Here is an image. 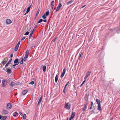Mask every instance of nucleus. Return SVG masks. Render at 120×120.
Segmentation results:
<instances>
[{
    "instance_id": "31",
    "label": "nucleus",
    "mask_w": 120,
    "mask_h": 120,
    "mask_svg": "<svg viewBox=\"0 0 120 120\" xmlns=\"http://www.w3.org/2000/svg\"><path fill=\"white\" fill-rule=\"evenodd\" d=\"M3 60L7 62V61H8V58H4L3 59Z\"/></svg>"
},
{
    "instance_id": "32",
    "label": "nucleus",
    "mask_w": 120,
    "mask_h": 120,
    "mask_svg": "<svg viewBox=\"0 0 120 120\" xmlns=\"http://www.w3.org/2000/svg\"><path fill=\"white\" fill-rule=\"evenodd\" d=\"M88 104V102L87 101H86L85 103L84 106H87V105Z\"/></svg>"
},
{
    "instance_id": "15",
    "label": "nucleus",
    "mask_w": 120,
    "mask_h": 120,
    "mask_svg": "<svg viewBox=\"0 0 120 120\" xmlns=\"http://www.w3.org/2000/svg\"><path fill=\"white\" fill-rule=\"evenodd\" d=\"M75 112H73L72 113V114L71 115V118H73L75 116Z\"/></svg>"
},
{
    "instance_id": "37",
    "label": "nucleus",
    "mask_w": 120,
    "mask_h": 120,
    "mask_svg": "<svg viewBox=\"0 0 120 120\" xmlns=\"http://www.w3.org/2000/svg\"><path fill=\"white\" fill-rule=\"evenodd\" d=\"M6 62L5 61H4L3 60L2 62V64L3 65H4V64H5Z\"/></svg>"
},
{
    "instance_id": "29",
    "label": "nucleus",
    "mask_w": 120,
    "mask_h": 120,
    "mask_svg": "<svg viewBox=\"0 0 120 120\" xmlns=\"http://www.w3.org/2000/svg\"><path fill=\"white\" fill-rule=\"evenodd\" d=\"M49 11H47L46 12L45 14V15L46 16H48L49 14Z\"/></svg>"
},
{
    "instance_id": "34",
    "label": "nucleus",
    "mask_w": 120,
    "mask_h": 120,
    "mask_svg": "<svg viewBox=\"0 0 120 120\" xmlns=\"http://www.w3.org/2000/svg\"><path fill=\"white\" fill-rule=\"evenodd\" d=\"M34 84V81H32L30 82V83H29L31 85H33Z\"/></svg>"
},
{
    "instance_id": "4",
    "label": "nucleus",
    "mask_w": 120,
    "mask_h": 120,
    "mask_svg": "<svg viewBox=\"0 0 120 120\" xmlns=\"http://www.w3.org/2000/svg\"><path fill=\"white\" fill-rule=\"evenodd\" d=\"M62 5L61 3H59L58 5L57 8L56 10V11H57L60 9V8L61 7Z\"/></svg>"
},
{
    "instance_id": "8",
    "label": "nucleus",
    "mask_w": 120,
    "mask_h": 120,
    "mask_svg": "<svg viewBox=\"0 0 120 120\" xmlns=\"http://www.w3.org/2000/svg\"><path fill=\"white\" fill-rule=\"evenodd\" d=\"M6 22L7 24H9L12 22V21L10 19H7L6 20Z\"/></svg>"
},
{
    "instance_id": "7",
    "label": "nucleus",
    "mask_w": 120,
    "mask_h": 120,
    "mask_svg": "<svg viewBox=\"0 0 120 120\" xmlns=\"http://www.w3.org/2000/svg\"><path fill=\"white\" fill-rule=\"evenodd\" d=\"M19 63V61L18 59H16L14 61V63L16 65H17Z\"/></svg>"
},
{
    "instance_id": "23",
    "label": "nucleus",
    "mask_w": 120,
    "mask_h": 120,
    "mask_svg": "<svg viewBox=\"0 0 120 120\" xmlns=\"http://www.w3.org/2000/svg\"><path fill=\"white\" fill-rule=\"evenodd\" d=\"M101 105H98V109L99 111H100L101 110Z\"/></svg>"
},
{
    "instance_id": "62",
    "label": "nucleus",
    "mask_w": 120,
    "mask_h": 120,
    "mask_svg": "<svg viewBox=\"0 0 120 120\" xmlns=\"http://www.w3.org/2000/svg\"><path fill=\"white\" fill-rule=\"evenodd\" d=\"M33 46H32L31 47V49H32L33 48Z\"/></svg>"
},
{
    "instance_id": "54",
    "label": "nucleus",
    "mask_w": 120,
    "mask_h": 120,
    "mask_svg": "<svg viewBox=\"0 0 120 120\" xmlns=\"http://www.w3.org/2000/svg\"><path fill=\"white\" fill-rule=\"evenodd\" d=\"M28 12H27V11H26V12L25 13V15L27 14Z\"/></svg>"
},
{
    "instance_id": "26",
    "label": "nucleus",
    "mask_w": 120,
    "mask_h": 120,
    "mask_svg": "<svg viewBox=\"0 0 120 120\" xmlns=\"http://www.w3.org/2000/svg\"><path fill=\"white\" fill-rule=\"evenodd\" d=\"M26 115L24 114H23V118L24 119H25L26 118Z\"/></svg>"
},
{
    "instance_id": "21",
    "label": "nucleus",
    "mask_w": 120,
    "mask_h": 120,
    "mask_svg": "<svg viewBox=\"0 0 120 120\" xmlns=\"http://www.w3.org/2000/svg\"><path fill=\"white\" fill-rule=\"evenodd\" d=\"M87 108V106H84V107L82 109V110L83 111H85Z\"/></svg>"
},
{
    "instance_id": "18",
    "label": "nucleus",
    "mask_w": 120,
    "mask_h": 120,
    "mask_svg": "<svg viewBox=\"0 0 120 120\" xmlns=\"http://www.w3.org/2000/svg\"><path fill=\"white\" fill-rule=\"evenodd\" d=\"M19 47V46H18L17 45H16V46L15 47V49H14L15 51H17Z\"/></svg>"
},
{
    "instance_id": "1",
    "label": "nucleus",
    "mask_w": 120,
    "mask_h": 120,
    "mask_svg": "<svg viewBox=\"0 0 120 120\" xmlns=\"http://www.w3.org/2000/svg\"><path fill=\"white\" fill-rule=\"evenodd\" d=\"M29 51L28 50H27L26 51V53L25 54V57L23 59V60L24 61H26V60L27 58L28 57V56Z\"/></svg>"
},
{
    "instance_id": "47",
    "label": "nucleus",
    "mask_w": 120,
    "mask_h": 120,
    "mask_svg": "<svg viewBox=\"0 0 120 120\" xmlns=\"http://www.w3.org/2000/svg\"><path fill=\"white\" fill-rule=\"evenodd\" d=\"M15 114L18 116V113L17 112H15Z\"/></svg>"
},
{
    "instance_id": "64",
    "label": "nucleus",
    "mask_w": 120,
    "mask_h": 120,
    "mask_svg": "<svg viewBox=\"0 0 120 120\" xmlns=\"http://www.w3.org/2000/svg\"><path fill=\"white\" fill-rule=\"evenodd\" d=\"M71 117H70V119H69V120H71Z\"/></svg>"
},
{
    "instance_id": "43",
    "label": "nucleus",
    "mask_w": 120,
    "mask_h": 120,
    "mask_svg": "<svg viewBox=\"0 0 120 120\" xmlns=\"http://www.w3.org/2000/svg\"><path fill=\"white\" fill-rule=\"evenodd\" d=\"M25 38V37H23V38H22V39H21V41H22L23 40H24Z\"/></svg>"
},
{
    "instance_id": "53",
    "label": "nucleus",
    "mask_w": 120,
    "mask_h": 120,
    "mask_svg": "<svg viewBox=\"0 0 120 120\" xmlns=\"http://www.w3.org/2000/svg\"><path fill=\"white\" fill-rule=\"evenodd\" d=\"M13 55L12 54H11L10 55V57L11 58H12L13 57Z\"/></svg>"
},
{
    "instance_id": "12",
    "label": "nucleus",
    "mask_w": 120,
    "mask_h": 120,
    "mask_svg": "<svg viewBox=\"0 0 120 120\" xmlns=\"http://www.w3.org/2000/svg\"><path fill=\"white\" fill-rule=\"evenodd\" d=\"M27 92V90H24L22 92V94L23 95H25Z\"/></svg>"
},
{
    "instance_id": "63",
    "label": "nucleus",
    "mask_w": 120,
    "mask_h": 120,
    "mask_svg": "<svg viewBox=\"0 0 120 120\" xmlns=\"http://www.w3.org/2000/svg\"><path fill=\"white\" fill-rule=\"evenodd\" d=\"M17 94V93H16L15 94V95H16Z\"/></svg>"
},
{
    "instance_id": "27",
    "label": "nucleus",
    "mask_w": 120,
    "mask_h": 120,
    "mask_svg": "<svg viewBox=\"0 0 120 120\" xmlns=\"http://www.w3.org/2000/svg\"><path fill=\"white\" fill-rule=\"evenodd\" d=\"M66 72V70L65 68H64L63 70V71L62 73L64 74V75L65 73Z\"/></svg>"
},
{
    "instance_id": "30",
    "label": "nucleus",
    "mask_w": 120,
    "mask_h": 120,
    "mask_svg": "<svg viewBox=\"0 0 120 120\" xmlns=\"http://www.w3.org/2000/svg\"><path fill=\"white\" fill-rule=\"evenodd\" d=\"M72 3V2H71V1H70L68 2L67 3V5H68L69 4H71Z\"/></svg>"
},
{
    "instance_id": "60",
    "label": "nucleus",
    "mask_w": 120,
    "mask_h": 120,
    "mask_svg": "<svg viewBox=\"0 0 120 120\" xmlns=\"http://www.w3.org/2000/svg\"><path fill=\"white\" fill-rule=\"evenodd\" d=\"M74 0H71V2H73V1Z\"/></svg>"
},
{
    "instance_id": "9",
    "label": "nucleus",
    "mask_w": 120,
    "mask_h": 120,
    "mask_svg": "<svg viewBox=\"0 0 120 120\" xmlns=\"http://www.w3.org/2000/svg\"><path fill=\"white\" fill-rule=\"evenodd\" d=\"M43 67L42 69L43 71L44 72H45L46 70V66H42L41 67Z\"/></svg>"
},
{
    "instance_id": "44",
    "label": "nucleus",
    "mask_w": 120,
    "mask_h": 120,
    "mask_svg": "<svg viewBox=\"0 0 120 120\" xmlns=\"http://www.w3.org/2000/svg\"><path fill=\"white\" fill-rule=\"evenodd\" d=\"M35 28L33 30H32V32H31V33H34V31H35Z\"/></svg>"
},
{
    "instance_id": "55",
    "label": "nucleus",
    "mask_w": 120,
    "mask_h": 120,
    "mask_svg": "<svg viewBox=\"0 0 120 120\" xmlns=\"http://www.w3.org/2000/svg\"><path fill=\"white\" fill-rule=\"evenodd\" d=\"M2 117L1 115H0V120L1 119Z\"/></svg>"
},
{
    "instance_id": "20",
    "label": "nucleus",
    "mask_w": 120,
    "mask_h": 120,
    "mask_svg": "<svg viewBox=\"0 0 120 120\" xmlns=\"http://www.w3.org/2000/svg\"><path fill=\"white\" fill-rule=\"evenodd\" d=\"M7 118V117L6 116H3L2 117V119L1 120H5Z\"/></svg>"
},
{
    "instance_id": "45",
    "label": "nucleus",
    "mask_w": 120,
    "mask_h": 120,
    "mask_svg": "<svg viewBox=\"0 0 120 120\" xmlns=\"http://www.w3.org/2000/svg\"><path fill=\"white\" fill-rule=\"evenodd\" d=\"M12 60V59H10V60L8 61V63L9 64V63H10V62H11V60Z\"/></svg>"
},
{
    "instance_id": "56",
    "label": "nucleus",
    "mask_w": 120,
    "mask_h": 120,
    "mask_svg": "<svg viewBox=\"0 0 120 120\" xmlns=\"http://www.w3.org/2000/svg\"><path fill=\"white\" fill-rule=\"evenodd\" d=\"M86 5H84V6H82V8H84L86 6Z\"/></svg>"
},
{
    "instance_id": "33",
    "label": "nucleus",
    "mask_w": 120,
    "mask_h": 120,
    "mask_svg": "<svg viewBox=\"0 0 120 120\" xmlns=\"http://www.w3.org/2000/svg\"><path fill=\"white\" fill-rule=\"evenodd\" d=\"M69 83V82H68L66 84V85H65V87H64V88H66V87L67 86V85H68Z\"/></svg>"
},
{
    "instance_id": "36",
    "label": "nucleus",
    "mask_w": 120,
    "mask_h": 120,
    "mask_svg": "<svg viewBox=\"0 0 120 120\" xmlns=\"http://www.w3.org/2000/svg\"><path fill=\"white\" fill-rule=\"evenodd\" d=\"M29 34V32L28 31H27L24 34V35H27L28 34Z\"/></svg>"
},
{
    "instance_id": "52",
    "label": "nucleus",
    "mask_w": 120,
    "mask_h": 120,
    "mask_svg": "<svg viewBox=\"0 0 120 120\" xmlns=\"http://www.w3.org/2000/svg\"><path fill=\"white\" fill-rule=\"evenodd\" d=\"M19 114L21 116H22V113L21 112H19Z\"/></svg>"
},
{
    "instance_id": "46",
    "label": "nucleus",
    "mask_w": 120,
    "mask_h": 120,
    "mask_svg": "<svg viewBox=\"0 0 120 120\" xmlns=\"http://www.w3.org/2000/svg\"><path fill=\"white\" fill-rule=\"evenodd\" d=\"M9 64V63H7L6 64V65L5 66V67H7V66H8V64Z\"/></svg>"
},
{
    "instance_id": "49",
    "label": "nucleus",
    "mask_w": 120,
    "mask_h": 120,
    "mask_svg": "<svg viewBox=\"0 0 120 120\" xmlns=\"http://www.w3.org/2000/svg\"><path fill=\"white\" fill-rule=\"evenodd\" d=\"M16 65V64H14L13 65L12 67L13 68H14L15 66L16 65Z\"/></svg>"
},
{
    "instance_id": "3",
    "label": "nucleus",
    "mask_w": 120,
    "mask_h": 120,
    "mask_svg": "<svg viewBox=\"0 0 120 120\" xmlns=\"http://www.w3.org/2000/svg\"><path fill=\"white\" fill-rule=\"evenodd\" d=\"M91 73L90 71H89L86 73V76L84 78V79L85 80H86L87 78L90 75Z\"/></svg>"
},
{
    "instance_id": "19",
    "label": "nucleus",
    "mask_w": 120,
    "mask_h": 120,
    "mask_svg": "<svg viewBox=\"0 0 120 120\" xmlns=\"http://www.w3.org/2000/svg\"><path fill=\"white\" fill-rule=\"evenodd\" d=\"M31 6V5H30V6L28 7V8L27 9L26 11H27V12H29L30 10V8Z\"/></svg>"
},
{
    "instance_id": "59",
    "label": "nucleus",
    "mask_w": 120,
    "mask_h": 120,
    "mask_svg": "<svg viewBox=\"0 0 120 120\" xmlns=\"http://www.w3.org/2000/svg\"><path fill=\"white\" fill-rule=\"evenodd\" d=\"M92 106H91V107L90 108V109H92Z\"/></svg>"
},
{
    "instance_id": "11",
    "label": "nucleus",
    "mask_w": 120,
    "mask_h": 120,
    "mask_svg": "<svg viewBox=\"0 0 120 120\" xmlns=\"http://www.w3.org/2000/svg\"><path fill=\"white\" fill-rule=\"evenodd\" d=\"M4 81H3V80L2 81V86L4 87L5 86L6 84H7V83H6L4 82Z\"/></svg>"
},
{
    "instance_id": "24",
    "label": "nucleus",
    "mask_w": 120,
    "mask_h": 120,
    "mask_svg": "<svg viewBox=\"0 0 120 120\" xmlns=\"http://www.w3.org/2000/svg\"><path fill=\"white\" fill-rule=\"evenodd\" d=\"M43 21V19H41L37 22V23L38 24L39 23L42 22Z\"/></svg>"
},
{
    "instance_id": "2",
    "label": "nucleus",
    "mask_w": 120,
    "mask_h": 120,
    "mask_svg": "<svg viewBox=\"0 0 120 120\" xmlns=\"http://www.w3.org/2000/svg\"><path fill=\"white\" fill-rule=\"evenodd\" d=\"M70 105L68 103H67L65 105L64 107L68 109H69L70 108Z\"/></svg>"
},
{
    "instance_id": "5",
    "label": "nucleus",
    "mask_w": 120,
    "mask_h": 120,
    "mask_svg": "<svg viewBox=\"0 0 120 120\" xmlns=\"http://www.w3.org/2000/svg\"><path fill=\"white\" fill-rule=\"evenodd\" d=\"M6 107L8 109H10L12 107V105L10 103H8L7 104Z\"/></svg>"
},
{
    "instance_id": "50",
    "label": "nucleus",
    "mask_w": 120,
    "mask_h": 120,
    "mask_svg": "<svg viewBox=\"0 0 120 120\" xmlns=\"http://www.w3.org/2000/svg\"><path fill=\"white\" fill-rule=\"evenodd\" d=\"M93 104V102H91V106H92Z\"/></svg>"
},
{
    "instance_id": "51",
    "label": "nucleus",
    "mask_w": 120,
    "mask_h": 120,
    "mask_svg": "<svg viewBox=\"0 0 120 120\" xmlns=\"http://www.w3.org/2000/svg\"><path fill=\"white\" fill-rule=\"evenodd\" d=\"M43 21L45 22H46L47 21V20L46 19L44 20H43Z\"/></svg>"
},
{
    "instance_id": "25",
    "label": "nucleus",
    "mask_w": 120,
    "mask_h": 120,
    "mask_svg": "<svg viewBox=\"0 0 120 120\" xmlns=\"http://www.w3.org/2000/svg\"><path fill=\"white\" fill-rule=\"evenodd\" d=\"M46 15H45V14L42 16V18L43 19H45L46 17Z\"/></svg>"
},
{
    "instance_id": "16",
    "label": "nucleus",
    "mask_w": 120,
    "mask_h": 120,
    "mask_svg": "<svg viewBox=\"0 0 120 120\" xmlns=\"http://www.w3.org/2000/svg\"><path fill=\"white\" fill-rule=\"evenodd\" d=\"M55 81L56 83L58 80V75H56L55 77Z\"/></svg>"
},
{
    "instance_id": "40",
    "label": "nucleus",
    "mask_w": 120,
    "mask_h": 120,
    "mask_svg": "<svg viewBox=\"0 0 120 120\" xmlns=\"http://www.w3.org/2000/svg\"><path fill=\"white\" fill-rule=\"evenodd\" d=\"M3 81H5L4 82L6 83H7V80L6 79H4V80H3Z\"/></svg>"
},
{
    "instance_id": "38",
    "label": "nucleus",
    "mask_w": 120,
    "mask_h": 120,
    "mask_svg": "<svg viewBox=\"0 0 120 120\" xmlns=\"http://www.w3.org/2000/svg\"><path fill=\"white\" fill-rule=\"evenodd\" d=\"M64 74H63L62 73L61 74V75L60 76V77L61 78H62L64 76Z\"/></svg>"
},
{
    "instance_id": "41",
    "label": "nucleus",
    "mask_w": 120,
    "mask_h": 120,
    "mask_svg": "<svg viewBox=\"0 0 120 120\" xmlns=\"http://www.w3.org/2000/svg\"><path fill=\"white\" fill-rule=\"evenodd\" d=\"M23 59H22L20 62V63L21 64H23Z\"/></svg>"
},
{
    "instance_id": "39",
    "label": "nucleus",
    "mask_w": 120,
    "mask_h": 120,
    "mask_svg": "<svg viewBox=\"0 0 120 120\" xmlns=\"http://www.w3.org/2000/svg\"><path fill=\"white\" fill-rule=\"evenodd\" d=\"M33 33H31L30 34V35H29V38H31L32 36V34H33Z\"/></svg>"
},
{
    "instance_id": "48",
    "label": "nucleus",
    "mask_w": 120,
    "mask_h": 120,
    "mask_svg": "<svg viewBox=\"0 0 120 120\" xmlns=\"http://www.w3.org/2000/svg\"><path fill=\"white\" fill-rule=\"evenodd\" d=\"M66 88H64L63 90V92L64 93H65V89Z\"/></svg>"
},
{
    "instance_id": "35",
    "label": "nucleus",
    "mask_w": 120,
    "mask_h": 120,
    "mask_svg": "<svg viewBox=\"0 0 120 120\" xmlns=\"http://www.w3.org/2000/svg\"><path fill=\"white\" fill-rule=\"evenodd\" d=\"M86 80L85 79V80L83 81V82L82 83L81 85L80 86H82L84 84V82H85L86 81Z\"/></svg>"
},
{
    "instance_id": "58",
    "label": "nucleus",
    "mask_w": 120,
    "mask_h": 120,
    "mask_svg": "<svg viewBox=\"0 0 120 120\" xmlns=\"http://www.w3.org/2000/svg\"><path fill=\"white\" fill-rule=\"evenodd\" d=\"M82 53H81V54H80V56H79V58H80V57H81V55Z\"/></svg>"
},
{
    "instance_id": "57",
    "label": "nucleus",
    "mask_w": 120,
    "mask_h": 120,
    "mask_svg": "<svg viewBox=\"0 0 120 120\" xmlns=\"http://www.w3.org/2000/svg\"><path fill=\"white\" fill-rule=\"evenodd\" d=\"M13 116H17V115L16 114H14Z\"/></svg>"
},
{
    "instance_id": "13",
    "label": "nucleus",
    "mask_w": 120,
    "mask_h": 120,
    "mask_svg": "<svg viewBox=\"0 0 120 120\" xmlns=\"http://www.w3.org/2000/svg\"><path fill=\"white\" fill-rule=\"evenodd\" d=\"M6 72L8 73H10L11 72V70L10 69L7 68H6Z\"/></svg>"
},
{
    "instance_id": "14",
    "label": "nucleus",
    "mask_w": 120,
    "mask_h": 120,
    "mask_svg": "<svg viewBox=\"0 0 120 120\" xmlns=\"http://www.w3.org/2000/svg\"><path fill=\"white\" fill-rule=\"evenodd\" d=\"M96 101L98 105H101L100 101L98 99H96Z\"/></svg>"
},
{
    "instance_id": "28",
    "label": "nucleus",
    "mask_w": 120,
    "mask_h": 120,
    "mask_svg": "<svg viewBox=\"0 0 120 120\" xmlns=\"http://www.w3.org/2000/svg\"><path fill=\"white\" fill-rule=\"evenodd\" d=\"M40 10V9H39L37 12L36 14V15H37L39 13Z\"/></svg>"
},
{
    "instance_id": "42",
    "label": "nucleus",
    "mask_w": 120,
    "mask_h": 120,
    "mask_svg": "<svg viewBox=\"0 0 120 120\" xmlns=\"http://www.w3.org/2000/svg\"><path fill=\"white\" fill-rule=\"evenodd\" d=\"M20 41H19L18 42V43H17V45H17L18 46H19V44H20Z\"/></svg>"
},
{
    "instance_id": "6",
    "label": "nucleus",
    "mask_w": 120,
    "mask_h": 120,
    "mask_svg": "<svg viewBox=\"0 0 120 120\" xmlns=\"http://www.w3.org/2000/svg\"><path fill=\"white\" fill-rule=\"evenodd\" d=\"M2 114L4 115H6L8 113V112L6 110L3 109L2 111Z\"/></svg>"
},
{
    "instance_id": "61",
    "label": "nucleus",
    "mask_w": 120,
    "mask_h": 120,
    "mask_svg": "<svg viewBox=\"0 0 120 120\" xmlns=\"http://www.w3.org/2000/svg\"><path fill=\"white\" fill-rule=\"evenodd\" d=\"M56 38L54 40V41H56Z\"/></svg>"
},
{
    "instance_id": "22",
    "label": "nucleus",
    "mask_w": 120,
    "mask_h": 120,
    "mask_svg": "<svg viewBox=\"0 0 120 120\" xmlns=\"http://www.w3.org/2000/svg\"><path fill=\"white\" fill-rule=\"evenodd\" d=\"M15 83L13 82H12L11 83L10 85L11 86H13L15 85Z\"/></svg>"
},
{
    "instance_id": "17",
    "label": "nucleus",
    "mask_w": 120,
    "mask_h": 120,
    "mask_svg": "<svg viewBox=\"0 0 120 120\" xmlns=\"http://www.w3.org/2000/svg\"><path fill=\"white\" fill-rule=\"evenodd\" d=\"M42 98L41 97L40 98V99L38 101V104H37L38 105V104H39L41 102L42 100Z\"/></svg>"
},
{
    "instance_id": "10",
    "label": "nucleus",
    "mask_w": 120,
    "mask_h": 120,
    "mask_svg": "<svg viewBox=\"0 0 120 120\" xmlns=\"http://www.w3.org/2000/svg\"><path fill=\"white\" fill-rule=\"evenodd\" d=\"M55 3L54 1H52L51 3V8L52 9H53V7Z\"/></svg>"
}]
</instances>
